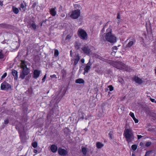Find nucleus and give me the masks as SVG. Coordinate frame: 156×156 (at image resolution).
<instances>
[{"label": "nucleus", "instance_id": "nucleus-1", "mask_svg": "<svg viewBox=\"0 0 156 156\" xmlns=\"http://www.w3.org/2000/svg\"><path fill=\"white\" fill-rule=\"evenodd\" d=\"M107 33L105 35V40L112 44H114L116 42L117 37L112 33V29L110 28H108L106 30Z\"/></svg>", "mask_w": 156, "mask_h": 156}, {"label": "nucleus", "instance_id": "nucleus-2", "mask_svg": "<svg viewBox=\"0 0 156 156\" xmlns=\"http://www.w3.org/2000/svg\"><path fill=\"white\" fill-rule=\"evenodd\" d=\"M124 136L128 143L133 140L134 137L131 129H126L124 131Z\"/></svg>", "mask_w": 156, "mask_h": 156}, {"label": "nucleus", "instance_id": "nucleus-3", "mask_svg": "<svg viewBox=\"0 0 156 156\" xmlns=\"http://www.w3.org/2000/svg\"><path fill=\"white\" fill-rule=\"evenodd\" d=\"M21 67L22 70L20 77L23 79L25 78V76L28 75L29 73V69L27 67L26 62L23 61L21 62Z\"/></svg>", "mask_w": 156, "mask_h": 156}, {"label": "nucleus", "instance_id": "nucleus-4", "mask_svg": "<svg viewBox=\"0 0 156 156\" xmlns=\"http://www.w3.org/2000/svg\"><path fill=\"white\" fill-rule=\"evenodd\" d=\"M80 11L79 9L73 10L69 13L70 17L74 19L78 18L80 16Z\"/></svg>", "mask_w": 156, "mask_h": 156}, {"label": "nucleus", "instance_id": "nucleus-5", "mask_svg": "<svg viewBox=\"0 0 156 156\" xmlns=\"http://www.w3.org/2000/svg\"><path fill=\"white\" fill-rule=\"evenodd\" d=\"M11 88V86L8 83L4 81L2 83L1 85V89L3 90H8Z\"/></svg>", "mask_w": 156, "mask_h": 156}, {"label": "nucleus", "instance_id": "nucleus-6", "mask_svg": "<svg viewBox=\"0 0 156 156\" xmlns=\"http://www.w3.org/2000/svg\"><path fill=\"white\" fill-rule=\"evenodd\" d=\"M79 36L83 40H87V34L86 32L84 30L79 29L78 31Z\"/></svg>", "mask_w": 156, "mask_h": 156}, {"label": "nucleus", "instance_id": "nucleus-7", "mask_svg": "<svg viewBox=\"0 0 156 156\" xmlns=\"http://www.w3.org/2000/svg\"><path fill=\"white\" fill-rule=\"evenodd\" d=\"M80 59V57L78 54H76L75 56L71 58L72 64L75 65L77 64Z\"/></svg>", "mask_w": 156, "mask_h": 156}, {"label": "nucleus", "instance_id": "nucleus-8", "mask_svg": "<svg viewBox=\"0 0 156 156\" xmlns=\"http://www.w3.org/2000/svg\"><path fill=\"white\" fill-rule=\"evenodd\" d=\"M116 67L119 69H123L127 71H130L129 69V67L122 62L119 63H118V66Z\"/></svg>", "mask_w": 156, "mask_h": 156}, {"label": "nucleus", "instance_id": "nucleus-9", "mask_svg": "<svg viewBox=\"0 0 156 156\" xmlns=\"http://www.w3.org/2000/svg\"><path fill=\"white\" fill-rule=\"evenodd\" d=\"M41 73V70L37 69L34 70L33 72V77L35 79H37L38 77Z\"/></svg>", "mask_w": 156, "mask_h": 156}, {"label": "nucleus", "instance_id": "nucleus-10", "mask_svg": "<svg viewBox=\"0 0 156 156\" xmlns=\"http://www.w3.org/2000/svg\"><path fill=\"white\" fill-rule=\"evenodd\" d=\"M58 152L60 155L63 156L67 155L68 153L66 150L62 148H58Z\"/></svg>", "mask_w": 156, "mask_h": 156}, {"label": "nucleus", "instance_id": "nucleus-11", "mask_svg": "<svg viewBox=\"0 0 156 156\" xmlns=\"http://www.w3.org/2000/svg\"><path fill=\"white\" fill-rule=\"evenodd\" d=\"M82 50L85 53L88 55L90 52V49L87 46H85L82 48Z\"/></svg>", "mask_w": 156, "mask_h": 156}, {"label": "nucleus", "instance_id": "nucleus-12", "mask_svg": "<svg viewBox=\"0 0 156 156\" xmlns=\"http://www.w3.org/2000/svg\"><path fill=\"white\" fill-rule=\"evenodd\" d=\"M90 66L91 64L89 62L87 64L85 67L84 69V74H85V73H88L90 68Z\"/></svg>", "mask_w": 156, "mask_h": 156}, {"label": "nucleus", "instance_id": "nucleus-13", "mask_svg": "<svg viewBox=\"0 0 156 156\" xmlns=\"http://www.w3.org/2000/svg\"><path fill=\"white\" fill-rule=\"evenodd\" d=\"M56 7H55L53 8H51L50 11L51 14L53 16H55L56 14Z\"/></svg>", "mask_w": 156, "mask_h": 156}, {"label": "nucleus", "instance_id": "nucleus-14", "mask_svg": "<svg viewBox=\"0 0 156 156\" xmlns=\"http://www.w3.org/2000/svg\"><path fill=\"white\" fill-rule=\"evenodd\" d=\"M51 149L53 152H55L57 150V146L55 145H52L51 146Z\"/></svg>", "mask_w": 156, "mask_h": 156}, {"label": "nucleus", "instance_id": "nucleus-15", "mask_svg": "<svg viewBox=\"0 0 156 156\" xmlns=\"http://www.w3.org/2000/svg\"><path fill=\"white\" fill-rule=\"evenodd\" d=\"M134 80L136 83L139 84H141L142 83V80L137 77H135L134 78Z\"/></svg>", "mask_w": 156, "mask_h": 156}, {"label": "nucleus", "instance_id": "nucleus-16", "mask_svg": "<svg viewBox=\"0 0 156 156\" xmlns=\"http://www.w3.org/2000/svg\"><path fill=\"white\" fill-rule=\"evenodd\" d=\"M135 42V41L134 40H132L130 41L126 45V47H130L132 45H133L134 44Z\"/></svg>", "mask_w": 156, "mask_h": 156}, {"label": "nucleus", "instance_id": "nucleus-17", "mask_svg": "<svg viewBox=\"0 0 156 156\" xmlns=\"http://www.w3.org/2000/svg\"><path fill=\"white\" fill-rule=\"evenodd\" d=\"M75 82L76 83H84V81L82 79L79 78L76 80Z\"/></svg>", "mask_w": 156, "mask_h": 156}, {"label": "nucleus", "instance_id": "nucleus-18", "mask_svg": "<svg viewBox=\"0 0 156 156\" xmlns=\"http://www.w3.org/2000/svg\"><path fill=\"white\" fill-rule=\"evenodd\" d=\"M12 74L13 76L14 77V79L16 80L18 78L17 72L15 70L12 71Z\"/></svg>", "mask_w": 156, "mask_h": 156}, {"label": "nucleus", "instance_id": "nucleus-19", "mask_svg": "<svg viewBox=\"0 0 156 156\" xmlns=\"http://www.w3.org/2000/svg\"><path fill=\"white\" fill-rule=\"evenodd\" d=\"M103 146V144L101 143L97 142L96 143V147L98 148H100L102 147Z\"/></svg>", "mask_w": 156, "mask_h": 156}, {"label": "nucleus", "instance_id": "nucleus-20", "mask_svg": "<svg viewBox=\"0 0 156 156\" xmlns=\"http://www.w3.org/2000/svg\"><path fill=\"white\" fill-rule=\"evenodd\" d=\"M113 132L111 130L109 131V133H108V137L109 139H112L113 138Z\"/></svg>", "mask_w": 156, "mask_h": 156}, {"label": "nucleus", "instance_id": "nucleus-21", "mask_svg": "<svg viewBox=\"0 0 156 156\" xmlns=\"http://www.w3.org/2000/svg\"><path fill=\"white\" fill-rule=\"evenodd\" d=\"M25 6L23 3L20 5V10L22 11H23L25 10Z\"/></svg>", "mask_w": 156, "mask_h": 156}, {"label": "nucleus", "instance_id": "nucleus-22", "mask_svg": "<svg viewBox=\"0 0 156 156\" xmlns=\"http://www.w3.org/2000/svg\"><path fill=\"white\" fill-rule=\"evenodd\" d=\"M12 10L13 12L15 14H17L19 12V10L17 8H16L15 7H12Z\"/></svg>", "mask_w": 156, "mask_h": 156}, {"label": "nucleus", "instance_id": "nucleus-23", "mask_svg": "<svg viewBox=\"0 0 156 156\" xmlns=\"http://www.w3.org/2000/svg\"><path fill=\"white\" fill-rule=\"evenodd\" d=\"M82 152L83 154L86 155L87 152V150L86 147H83L82 148Z\"/></svg>", "mask_w": 156, "mask_h": 156}, {"label": "nucleus", "instance_id": "nucleus-24", "mask_svg": "<svg viewBox=\"0 0 156 156\" xmlns=\"http://www.w3.org/2000/svg\"><path fill=\"white\" fill-rule=\"evenodd\" d=\"M59 51L57 49H55L54 50V55L55 57H57L59 55Z\"/></svg>", "mask_w": 156, "mask_h": 156}, {"label": "nucleus", "instance_id": "nucleus-25", "mask_svg": "<svg viewBox=\"0 0 156 156\" xmlns=\"http://www.w3.org/2000/svg\"><path fill=\"white\" fill-rule=\"evenodd\" d=\"M137 147V146L136 145L134 144L132 146L131 148L133 151H135L136 150Z\"/></svg>", "mask_w": 156, "mask_h": 156}, {"label": "nucleus", "instance_id": "nucleus-26", "mask_svg": "<svg viewBox=\"0 0 156 156\" xmlns=\"http://www.w3.org/2000/svg\"><path fill=\"white\" fill-rule=\"evenodd\" d=\"M32 145L34 147L36 148L37 147V143L36 142H33L32 144Z\"/></svg>", "mask_w": 156, "mask_h": 156}, {"label": "nucleus", "instance_id": "nucleus-27", "mask_svg": "<svg viewBox=\"0 0 156 156\" xmlns=\"http://www.w3.org/2000/svg\"><path fill=\"white\" fill-rule=\"evenodd\" d=\"M31 26L33 29L35 30L36 29V26L35 23H33L31 24Z\"/></svg>", "mask_w": 156, "mask_h": 156}, {"label": "nucleus", "instance_id": "nucleus-28", "mask_svg": "<svg viewBox=\"0 0 156 156\" xmlns=\"http://www.w3.org/2000/svg\"><path fill=\"white\" fill-rule=\"evenodd\" d=\"M4 58V55L2 53V51H0V59H2Z\"/></svg>", "mask_w": 156, "mask_h": 156}, {"label": "nucleus", "instance_id": "nucleus-29", "mask_svg": "<svg viewBox=\"0 0 156 156\" xmlns=\"http://www.w3.org/2000/svg\"><path fill=\"white\" fill-rule=\"evenodd\" d=\"M129 115L131 116L133 119L135 117L134 113L132 112H130L129 114Z\"/></svg>", "mask_w": 156, "mask_h": 156}, {"label": "nucleus", "instance_id": "nucleus-30", "mask_svg": "<svg viewBox=\"0 0 156 156\" xmlns=\"http://www.w3.org/2000/svg\"><path fill=\"white\" fill-rule=\"evenodd\" d=\"M108 87L109 88L110 91H112L113 90V87L112 85L108 86Z\"/></svg>", "mask_w": 156, "mask_h": 156}, {"label": "nucleus", "instance_id": "nucleus-31", "mask_svg": "<svg viewBox=\"0 0 156 156\" xmlns=\"http://www.w3.org/2000/svg\"><path fill=\"white\" fill-rule=\"evenodd\" d=\"M7 76L6 73H5L2 76L1 78L2 79L5 78Z\"/></svg>", "mask_w": 156, "mask_h": 156}, {"label": "nucleus", "instance_id": "nucleus-32", "mask_svg": "<svg viewBox=\"0 0 156 156\" xmlns=\"http://www.w3.org/2000/svg\"><path fill=\"white\" fill-rule=\"evenodd\" d=\"M133 119L135 123H137L139 122L138 120L137 119H136L135 117L133 118Z\"/></svg>", "mask_w": 156, "mask_h": 156}, {"label": "nucleus", "instance_id": "nucleus-33", "mask_svg": "<svg viewBox=\"0 0 156 156\" xmlns=\"http://www.w3.org/2000/svg\"><path fill=\"white\" fill-rule=\"evenodd\" d=\"M151 101L153 102H154L156 103V101L153 98H150Z\"/></svg>", "mask_w": 156, "mask_h": 156}, {"label": "nucleus", "instance_id": "nucleus-34", "mask_svg": "<svg viewBox=\"0 0 156 156\" xmlns=\"http://www.w3.org/2000/svg\"><path fill=\"white\" fill-rule=\"evenodd\" d=\"M151 144V143L150 142H147L146 144V146L147 147L149 146Z\"/></svg>", "mask_w": 156, "mask_h": 156}, {"label": "nucleus", "instance_id": "nucleus-35", "mask_svg": "<svg viewBox=\"0 0 156 156\" xmlns=\"http://www.w3.org/2000/svg\"><path fill=\"white\" fill-rule=\"evenodd\" d=\"M62 94L59 95V96L57 97L56 98H55V99H59V98H60L61 97H62Z\"/></svg>", "mask_w": 156, "mask_h": 156}, {"label": "nucleus", "instance_id": "nucleus-36", "mask_svg": "<svg viewBox=\"0 0 156 156\" xmlns=\"http://www.w3.org/2000/svg\"><path fill=\"white\" fill-rule=\"evenodd\" d=\"M46 76L45 75L44 76V77L42 79V80L43 82H44L45 81V79L46 78Z\"/></svg>", "mask_w": 156, "mask_h": 156}, {"label": "nucleus", "instance_id": "nucleus-37", "mask_svg": "<svg viewBox=\"0 0 156 156\" xmlns=\"http://www.w3.org/2000/svg\"><path fill=\"white\" fill-rule=\"evenodd\" d=\"M9 123V120L6 119L4 121V123L5 124H7Z\"/></svg>", "mask_w": 156, "mask_h": 156}, {"label": "nucleus", "instance_id": "nucleus-38", "mask_svg": "<svg viewBox=\"0 0 156 156\" xmlns=\"http://www.w3.org/2000/svg\"><path fill=\"white\" fill-rule=\"evenodd\" d=\"M120 19V16L119 14H118L116 19Z\"/></svg>", "mask_w": 156, "mask_h": 156}, {"label": "nucleus", "instance_id": "nucleus-39", "mask_svg": "<svg viewBox=\"0 0 156 156\" xmlns=\"http://www.w3.org/2000/svg\"><path fill=\"white\" fill-rule=\"evenodd\" d=\"M117 48L116 47H114L113 48V50H117Z\"/></svg>", "mask_w": 156, "mask_h": 156}, {"label": "nucleus", "instance_id": "nucleus-40", "mask_svg": "<svg viewBox=\"0 0 156 156\" xmlns=\"http://www.w3.org/2000/svg\"><path fill=\"white\" fill-rule=\"evenodd\" d=\"M142 137V136L141 135H137L138 139H140L141 137Z\"/></svg>", "mask_w": 156, "mask_h": 156}, {"label": "nucleus", "instance_id": "nucleus-41", "mask_svg": "<svg viewBox=\"0 0 156 156\" xmlns=\"http://www.w3.org/2000/svg\"><path fill=\"white\" fill-rule=\"evenodd\" d=\"M81 62L82 63H84L85 62L84 59L83 58L81 60Z\"/></svg>", "mask_w": 156, "mask_h": 156}, {"label": "nucleus", "instance_id": "nucleus-42", "mask_svg": "<svg viewBox=\"0 0 156 156\" xmlns=\"http://www.w3.org/2000/svg\"><path fill=\"white\" fill-rule=\"evenodd\" d=\"M100 38H101L102 39V40H104V37H103V36L101 35H100Z\"/></svg>", "mask_w": 156, "mask_h": 156}, {"label": "nucleus", "instance_id": "nucleus-43", "mask_svg": "<svg viewBox=\"0 0 156 156\" xmlns=\"http://www.w3.org/2000/svg\"><path fill=\"white\" fill-rule=\"evenodd\" d=\"M117 19V21L118 23H119V22L120 21V19L119 18V19Z\"/></svg>", "mask_w": 156, "mask_h": 156}, {"label": "nucleus", "instance_id": "nucleus-44", "mask_svg": "<svg viewBox=\"0 0 156 156\" xmlns=\"http://www.w3.org/2000/svg\"><path fill=\"white\" fill-rule=\"evenodd\" d=\"M104 29L103 28L101 31V34H102L104 32Z\"/></svg>", "mask_w": 156, "mask_h": 156}, {"label": "nucleus", "instance_id": "nucleus-45", "mask_svg": "<svg viewBox=\"0 0 156 156\" xmlns=\"http://www.w3.org/2000/svg\"><path fill=\"white\" fill-rule=\"evenodd\" d=\"M65 16V15L64 14H62V15H61V16L62 17H64Z\"/></svg>", "mask_w": 156, "mask_h": 156}, {"label": "nucleus", "instance_id": "nucleus-46", "mask_svg": "<svg viewBox=\"0 0 156 156\" xmlns=\"http://www.w3.org/2000/svg\"><path fill=\"white\" fill-rule=\"evenodd\" d=\"M73 52L72 50H71L70 51V55L71 56H72V54Z\"/></svg>", "mask_w": 156, "mask_h": 156}, {"label": "nucleus", "instance_id": "nucleus-47", "mask_svg": "<svg viewBox=\"0 0 156 156\" xmlns=\"http://www.w3.org/2000/svg\"><path fill=\"white\" fill-rule=\"evenodd\" d=\"M37 150L35 149H34V153H36L37 152Z\"/></svg>", "mask_w": 156, "mask_h": 156}, {"label": "nucleus", "instance_id": "nucleus-48", "mask_svg": "<svg viewBox=\"0 0 156 156\" xmlns=\"http://www.w3.org/2000/svg\"><path fill=\"white\" fill-rule=\"evenodd\" d=\"M149 152H147L146 153V154L145 156H147V155L148 154H149Z\"/></svg>", "mask_w": 156, "mask_h": 156}, {"label": "nucleus", "instance_id": "nucleus-49", "mask_svg": "<svg viewBox=\"0 0 156 156\" xmlns=\"http://www.w3.org/2000/svg\"><path fill=\"white\" fill-rule=\"evenodd\" d=\"M0 5H3L2 2H0Z\"/></svg>", "mask_w": 156, "mask_h": 156}, {"label": "nucleus", "instance_id": "nucleus-50", "mask_svg": "<svg viewBox=\"0 0 156 156\" xmlns=\"http://www.w3.org/2000/svg\"><path fill=\"white\" fill-rule=\"evenodd\" d=\"M95 57L97 58H99V59H100V58H99V56H98V55L97 56H96Z\"/></svg>", "mask_w": 156, "mask_h": 156}, {"label": "nucleus", "instance_id": "nucleus-51", "mask_svg": "<svg viewBox=\"0 0 156 156\" xmlns=\"http://www.w3.org/2000/svg\"><path fill=\"white\" fill-rule=\"evenodd\" d=\"M154 71L155 72V74L156 75V67L155 68V69H154Z\"/></svg>", "mask_w": 156, "mask_h": 156}, {"label": "nucleus", "instance_id": "nucleus-52", "mask_svg": "<svg viewBox=\"0 0 156 156\" xmlns=\"http://www.w3.org/2000/svg\"><path fill=\"white\" fill-rule=\"evenodd\" d=\"M69 38V36H68L66 37V39H68Z\"/></svg>", "mask_w": 156, "mask_h": 156}, {"label": "nucleus", "instance_id": "nucleus-53", "mask_svg": "<svg viewBox=\"0 0 156 156\" xmlns=\"http://www.w3.org/2000/svg\"><path fill=\"white\" fill-rule=\"evenodd\" d=\"M123 80H122V81H119V82H121V83H123V82H122Z\"/></svg>", "mask_w": 156, "mask_h": 156}, {"label": "nucleus", "instance_id": "nucleus-54", "mask_svg": "<svg viewBox=\"0 0 156 156\" xmlns=\"http://www.w3.org/2000/svg\"><path fill=\"white\" fill-rule=\"evenodd\" d=\"M96 71H97V72H98V73H100V72H99L98 70H96Z\"/></svg>", "mask_w": 156, "mask_h": 156}, {"label": "nucleus", "instance_id": "nucleus-55", "mask_svg": "<svg viewBox=\"0 0 156 156\" xmlns=\"http://www.w3.org/2000/svg\"><path fill=\"white\" fill-rule=\"evenodd\" d=\"M85 129V131H87V129Z\"/></svg>", "mask_w": 156, "mask_h": 156}]
</instances>
